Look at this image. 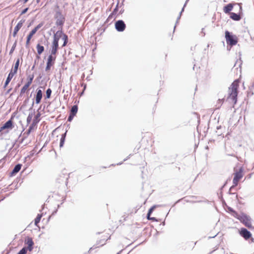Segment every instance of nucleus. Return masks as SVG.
I'll list each match as a JSON object with an SVG mask.
<instances>
[{
	"label": "nucleus",
	"instance_id": "obj_1",
	"mask_svg": "<svg viewBox=\"0 0 254 254\" xmlns=\"http://www.w3.org/2000/svg\"><path fill=\"white\" fill-rule=\"evenodd\" d=\"M238 87V81L237 80H235L232 83L231 86L229 88V95L227 97V100L229 101H231L234 104H235L237 101Z\"/></svg>",
	"mask_w": 254,
	"mask_h": 254
},
{
	"label": "nucleus",
	"instance_id": "obj_2",
	"mask_svg": "<svg viewBox=\"0 0 254 254\" xmlns=\"http://www.w3.org/2000/svg\"><path fill=\"white\" fill-rule=\"evenodd\" d=\"M54 18L56 20V25L59 26V28H63L65 21V18L61 10H56L55 11Z\"/></svg>",
	"mask_w": 254,
	"mask_h": 254
},
{
	"label": "nucleus",
	"instance_id": "obj_3",
	"mask_svg": "<svg viewBox=\"0 0 254 254\" xmlns=\"http://www.w3.org/2000/svg\"><path fill=\"white\" fill-rule=\"evenodd\" d=\"M225 36L227 43L231 46L236 45L238 43L237 36L228 31H225Z\"/></svg>",
	"mask_w": 254,
	"mask_h": 254
},
{
	"label": "nucleus",
	"instance_id": "obj_4",
	"mask_svg": "<svg viewBox=\"0 0 254 254\" xmlns=\"http://www.w3.org/2000/svg\"><path fill=\"white\" fill-rule=\"evenodd\" d=\"M251 220L252 219L250 216L242 212V216L239 218V221L249 229L252 228Z\"/></svg>",
	"mask_w": 254,
	"mask_h": 254
},
{
	"label": "nucleus",
	"instance_id": "obj_5",
	"mask_svg": "<svg viewBox=\"0 0 254 254\" xmlns=\"http://www.w3.org/2000/svg\"><path fill=\"white\" fill-rule=\"evenodd\" d=\"M41 114L39 112L36 114L34 117L33 123L30 126L28 129L24 132V134H26L27 135H29L30 134L32 130L34 129L35 126H36V125L39 122V118Z\"/></svg>",
	"mask_w": 254,
	"mask_h": 254
},
{
	"label": "nucleus",
	"instance_id": "obj_6",
	"mask_svg": "<svg viewBox=\"0 0 254 254\" xmlns=\"http://www.w3.org/2000/svg\"><path fill=\"white\" fill-rule=\"evenodd\" d=\"M43 23H40L37 25L33 29H32L27 37V40L26 42V47H28L31 39L33 36L36 33V32L43 26Z\"/></svg>",
	"mask_w": 254,
	"mask_h": 254
},
{
	"label": "nucleus",
	"instance_id": "obj_7",
	"mask_svg": "<svg viewBox=\"0 0 254 254\" xmlns=\"http://www.w3.org/2000/svg\"><path fill=\"white\" fill-rule=\"evenodd\" d=\"M243 168H240L239 170V171L234 173V177L233 180V184H235V186L238 185L239 181L243 177Z\"/></svg>",
	"mask_w": 254,
	"mask_h": 254
},
{
	"label": "nucleus",
	"instance_id": "obj_8",
	"mask_svg": "<svg viewBox=\"0 0 254 254\" xmlns=\"http://www.w3.org/2000/svg\"><path fill=\"white\" fill-rule=\"evenodd\" d=\"M115 26L118 32H123L126 27V25L123 20H119L115 22Z\"/></svg>",
	"mask_w": 254,
	"mask_h": 254
},
{
	"label": "nucleus",
	"instance_id": "obj_9",
	"mask_svg": "<svg viewBox=\"0 0 254 254\" xmlns=\"http://www.w3.org/2000/svg\"><path fill=\"white\" fill-rule=\"evenodd\" d=\"M239 233L246 240L249 239L252 236L251 232L245 228H241Z\"/></svg>",
	"mask_w": 254,
	"mask_h": 254
},
{
	"label": "nucleus",
	"instance_id": "obj_10",
	"mask_svg": "<svg viewBox=\"0 0 254 254\" xmlns=\"http://www.w3.org/2000/svg\"><path fill=\"white\" fill-rule=\"evenodd\" d=\"M55 60L56 57H54L52 55H50L48 56L47 65L45 68L46 71L49 70L51 69V66L54 64Z\"/></svg>",
	"mask_w": 254,
	"mask_h": 254
},
{
	"label": "nucleus",
	"instance_id": "obj_11",
	"mask_svg": "<svg viewBox=\"0 0 254 254\" xmlns=\"http://www.w3.org/2000/svg\"><path fill=\"white\" fill-rule=\"evenodd\" d=\"M13 127L12 119H10L6 122L0 128V132L5 129H12Z\"/></svg>",
	"mask_w": 254,
	"mask_h": 254
},
{
	"label": "nucleus",
	"instance_id": "obj_12",
	"mask_svg": "<svg viewBox=\"0 0 254 254\" xmlns=\"http://www.w3.org/2000/svg\"><path fill=\"white\" fill-rule=\"evenodd\" d=\"M59 30L56 32V33L54 35L53 41L55 42H59V41L60 38H61L64 35V32L63 31V28H59Z\"/></svg>",
	"mask_w": 254,
	"mask_h": 254
},
{
	"label": "nucleus",
	"instance_id": "obj_13",
	"mask_svg": "<svg viewBox=\"0 0 254 254\" xmlns=\"http://www.w3.org/2000/svg\"><path fill=\"white\" fill-rule=\"evenodd\" d=\"M26 244L27 245V247L26 248L29 251H32L33 249L34 242L31 238L28 237L25 241Z\"/></svg>",
	"mask_w": 254,
	"mask_h": 254
},
{
	"label": "nucleus",
	"instance_id": "obj_14",
	"mask_svg": "<svg viewBox=\"0 0 254 254\" xmlns=\"http://www.w3.org/2000/svg\"><path fill=\"white\" fill-rule=\"evenodd\" d=\"M43 93L42 91L40 89H37L36 90V94L35 96V103L38 104L41 102L42 98Z\"/></svg>",
	"mask_w": 254,
	"mask_h": 254
},
{
	"label": "nucleus",
	"instance_id": "obj_15",
	"mask_svg": "<svg viewBox=\"0 0 254 254\" xmlns=\"http://www.w3.org/2000/svg\"><path fill=\"white\" fill-rule=\"evenodd\" d=\"M58 48H59V42H55V41H53L52 42V49L51 50V55H53L56 54L57 51L58 50Z\"/></svg>",
	"mask_w": 254,
	"mask_h": 254
},
{
	"label": "nucleus",
	"instance_id": "obj_16",
	"mask_svg": "<svg viewBox=\"0 0 254 254\" xmlns=\"http://www.w3.org/2000/svg\"><path fill=\"white\" fill-rule=\"evenodd\" d=\"M14 75V74L12 73V69H11L10 72L9 73V74L6 78L5 83L3 85V88L4 89H5L6 87V86L8 85V84L10 82L11 79L12 78V77H13Z\"/></svg>",
	"mask_w": 254,
	"mask_h": 254
},
{
	"label": "nucleus",
	"instance_id": "obj_17",
	"mask_svg": "<svg viewBox=\"0 0 254 254\" xmlns=\"http://www.w3.org/2000/svg\"><path fill=\"white\" fill-rule=\"evenodd\" d=\"M21 167H22V165L21 164H16L14 166L12 171L10 172V176H13L15 175L16 174H17L20 170Z\"/></svg>",
	"mask_w": 254,
	"mask_h": 254
},
{
	"label": "nucleus",
	"instance_id": "obj_18",
	"mask_svg": "<svg viewBox=\"0 0 254 254\" xmlns=\"http://www.w3.org/2000/svg\"><path fill=\"white\" fill-rule=\"evenodd\" d=\"M233 7V5L232 3H229L226 5L223 8L224 12L225 13H230V12L232 10Z\"/></svg>",
	"mask_w": 254,
	"mask_h": 254
},
{
	"label": "nucleus",
	"instance_id": "obj_19",
	"mask_svg": "<svg viewBox=\"0 0 254 254\" xmlns=\"http://www.w3.org/2000/svg\"><path fill=\"white\" fill-rule=\"evenodd\" d=\"M230 18L235 21H239L241 18L240 14L234 12L230 13Z\"/></svg>",
	"mask_w": 254,
	"mask_h": 254
},
{
	"label": "nucleus",
	"instance_id": "obj_20",
	"mask_svg": "<svg viewBox=\"0 0 254 254\" xmlns=\"http://www.w3.org/2000/svg\"><path fill=\"white\" fill-rule=\"evenodd\" d=\"M20 60L19 59H17L16 61V62L14 64L13 68L12 69V73L14 74H16L17 72V70L19 65Z\"/></svg>",
	"mask_w": 254,
	"mask_h": 254
},
{
	"label": "nucleus",
	"instance_id": "obj_21",
	"mask_svg": "<svg viewBox=\"0 0 254 254\" xmlns=\"http://www.w3.org/2000/svg\"><path fill=\"white\" fill-rule=\"evenodd\" d=\"M25 20L22 19L16 25V26L14 27V30L16 31L17 32H18V31L20 30V29L23 26V23H24Z\"/></svg>",
	"mask_w": 254,
	"mask_h": 254
},
{
	"label": "nucleus",
	"instance_id": "obj_22",
	"mask_svg": "<svg viewBox=\"0 0 254 254\" xmlns=\"http://www.w3.org/2000/svg\"><path fill=\"white\" fill-rule=\"evenodd\" d=\"M67 131L62 135L60 139V147H62L64 143Z\"/></svg>",
	"mask_w": 254,
	"mask_h": 254
},
{
	"label": "nucleus",
	"instance_id": "obj_23",
	"mask_svg": "<svg viewBox=\"0 0 254 254\" xmlns=\"http://www.w3.org/2000/svg\"><path fill=\"white\" fill-rule=\"evenodd\" d=\"M36 48L37 50V53L39 55H41L44 51V46L41 45L39 44L37 45Z\"/></svg>",
	"mask_w": 254,
	"mask_h": 254
},
{
	"label": "nucleus",
	"instance_id": "obj_24",
	"mask_svg": "<svg viewBox=\"0 0 254 254\" xmlns=\"http://www.w3.org/2000/svg\"><path fill=\"white\" fill-rule=\"evenodd\" d=\"M77 111H78V106L77 105H73L72 106V107L70 110L69 113L75 116Z\"/></svg>",
	"mask_w": 254,
	"mask_h": 254
},
{
	"label": "nucleus",
	"instance_id": "obj_25",
	"mask_svg": "<svg viewBox=\"0 0 254 254\" xmlns=\"http://www.w3.org/2000/svg\"><path fill=\"white\" fill-rule=\"evenodd\" d=\"M62 39L64 41V43L62 46V47H64L66 45L68 42V36L64 33V35L62 36Z\"/></svg>",
	"mask_w": 254,
	"mask_h": 254
},
{
	"label": "nucleus",
	"instance_id": "obj_26",
	"mask_svg": "<svg viewBox=\"0 0 254 254\" xmlns=\"http://www.w3.org/2000/svg\"><path fill=\"white\" fill-rule=\"evenodd\" d=\"M42 216V214H38L36 218L34 220V223L36 226H37L38 223L40 222L41 217Z\"/></svg>",
	"mask_w": 254,
	"mask_h": 254
},
{
	"label": "nucleus",
	"instance_id": "obj_27",
	"mask_svg": "<svg viewBox=\"0 0 254 254\" xmlns=\"http://www.w3.org/2000/svg\"><path fill=\"white\" fill-rule=\"evenodd\" d=\"M33 113H29V114L28 115V116L27 118V120H26L27 124H29L31 123L32 118H33Z\"/></svg>",
	"mask_w": 254,
	"mask_h": 254
},
{
	"label": "nucleus",
	"instance_id": "obj_28",
	"mask_svg": "<svg viewBox=\"0 0 254 254\" xmlns=\"http://www.w3.org/2000/svg\"><path fill=\"white\" fill-rule=\"evenodd\" d=\"M51 94L52 90L50 88L47 89L46 92V98H50L51 97Z\"/></svg>",
	"mask_w": 254,
	"mask_h": 254
},
{
	"label": "nucleus",
	"instance_id": "obj_29",
	"mask_svg": "<svg viewBox=\"0 0 254 254\" xmlns=\"http://www.w3.org/2000/svg\"><path fill=\"white\" fill-rule=\"evenodd\" d=\"M27 250L26 247H23L17 254H26Z\"/></svg>",
	"mask_w": 254,
	"mask_h": 254
},
{
	"label": "nucleus",
	"instance_id": "obj_30",
	"mask_svg": "<svg viewBox=\"0 0 254 254\" xmlns=\"http://www.w3.org/2000/svg\"><path fill=\"white\" fill-rule=\"evenodd\" d=\"M16 44H17V41L16 40L15 41V42L14 43V44H13V45L10 50L9 55H11L13 53V52H14V51L15 50V49L16 48Z\"/></svg>",
	"mask_w": 254,
	"mask_h": 254
},
{
	"label": "nucleus",
	"instance_id": "obj_31",
	"mask_svg": "<svg viewBox=\"0 0 254 254\" xmlns=\"http://www.w3.org/2000/svg\"><path fill=\"white\" fill-rule=\"evenodd\" d=\"M232 215L234 217L236 218L237 219L239 220V218L242 216V213L241 214H238L236 211H234V212L232 213Z\"/></svg>",
	"mask_w": 254,
	"mask_h": 254
},
{
	"label": "nucleus",
	"instance_id": "obj_32",
	"mask_svg": "<svg viewBox=\"0 0 254 254\" xmlns=\"http://www.w3.org/2000/svg\"><path fill=\"white\" fill-rule=\"evenodd\" d=\"M114 14H113L112 13H111L109 16H108V18L106 20L107 22H110L112 19H114Z\"/></svg>",
	"mask_w": 254,
	"mask_h": 254
},
{
	"label": "nucleus",
	"instance_id": "obj_33",
	"mask_svg": "<svg viewBox=\"0 0 254 254\" xmlns=\"http://www.w3.org/2000/svg\"><path fill=\"white\" fill-rule=\"evenodd\" d=\"M157 206V205H154L150 208L147 212L148 213H149V215H151L152 213Z\"/></svg>",
	"mask_w": 254,
	"mask_h": 254
},
{
	"label": "nucleus",
	"instance_id": "obj_34",
	"mask_svg": "<svg viewBox=\"0 0 254 254\" xmlns=\"http://www.w3.org/2000/svg\"><path fill=\"white\" fill-rule=\"evenodd\" d=\"M27 89L28 87H26L25 85H24L20 90V95L21 96L22 94H23Z\"/></svg>",
	"mask_w": 254,
	"mask_h": 254
},
{
	"label": "nucleus",
	"instance_id": "obj_35",
	"mask_svg": "<svg viewBox=\"0 0 254 254\" xmlns=\"http://www.w3.org/2000/svg\"><path fill=\"white\" fill-rule=\"evenodd\" d=\"M223 101H224V99L218 100L217 104L216 105V106H217V109H219L221 106V105L223 102Z\"/></svg>",
	"mask_w": 254,
	"mask_h": 254
},
{
	"label": "nucleus",
	"instance_id": "obj_36",
	"mask_svg": "<svg viewBox=\"0 0 254 254\" xmlns=\"http://www.w3.org/2000/svg\"><path fill=\"white\" fill-rule=\"evenodd\" d=\"M33 78H34V75L33 74L29 75L28 76V77H27L28 81L32 83V81L33 80Z\"/></svg>",
	"mask_w": 254,
	"mask_h": 254
},
{
	"label": "nucleus",
	"instance_id": "obj_37",
	"mask_svg": "<svg viewBox=\"0 0 254 254\" xmlns=\"http://www.w3.org/2000/svg\"><path fill=\"white\" fill-rule=\"evenodd\" d=\"M74 116L75 115H73V114L69 113V115L67 118V121L71 122L73 120Z\"/></svg>",
	"mask_w": 254,
	"mask_h": 254
},
{
	"label": "nucleus",
	"instance_id": "obj_38",
	"mask_svg": "<svg viewBox=\"0 0 254 254\" xmlns=\"http://www.w3.org/2000/svg\"><path fill=\"white\" fill-rule=\"evenodd\" d=\"M118 5H119V3H117L116 7L114 9L113 11L112 12L114 15L116 14V13L118 10Z\"/></svg>",
	"mask_w": 254,
	"mask_h": 254
},
{
	"label": "nucleus",
	"instance_id": "obj_39",
	"mask_svg": "<svg viewBox=\"0 0 254 254\" xmlns=\"http://www.w3.org/2000/svg\"><path fill=\"white\" fill-rule=\"evenodd\" d=\"M189 0H187L185 2V3L184 4V6L182 8V10L181 11V12H180V14H179V16H181L182 15V12L184 11V8H185V7L186 6V4L187 3V2L189 1Z\"/></svg>",
	"mask_w": 254,
	"mask_h": 254
},
{
	"label": "nucleus",
	"instance_id": "obj_40",
	"mask_svg": "<svg viewBox=\"0 0 254 254\" xmlns=\"http://www.w3.org/2000/svg\"><path fill=\"white\" fill-rule=\"evenodd\" d=\"M236 186H235V184H233V185L232 186H231L229 189V194H234V193H232L231 192V191L232 190H233V189L236 187Z\"/></svg>",
	"mask_w": 254,
	"mask_h": 254
},
{
	"label": "nucleus",
	"instance_id": "obj_41",
	"mask_svg": "<svg viewBox=\"0 0 254 254\" xmlns=\"http://www.w3.org/2000/svg\"><path fill=\"white\" fill-rule=\"evenodd\" d=\"M28 135H27L26 134H24V133H23V137L22 138V139L20 141V143H22L23 141L25 140V138H26L28 137Z\"/></svg>",
	"mask_w": 254,
	"mask_h": 254
},
{
	"label": "nucleus",
	"instance_id": "obj_42",
	"mask_svg": "<svg viewBox=\"0 0 254 254\" xmlns=\"http://www.w3.org/2000/svg\"><path fill=\"white\" fill-rule=\"evenodd\" d=\"M28 9H29V8H28V7H26V8H25L23 9L22 10V11H21V12L20 15H22V14H25V13H26V12H27V11H28Z\"/></svg>",
	"mask_w": 254,
	"mask_h": 254
},
{
	"label": "nucleus",
	"instance_id": "obj_43",
	"mask_svg": "<svg viewBox=\"0 0 254 254\" xmlns=\"http://www.w3.org/2000/svg\"><path fill=\"white\" fill-rule=\"evenodd\" d=\"M181 16H179L178 17L177 19V21H176V25L175 26H174V31H175V28L176 27V25L177 24V23L179 22V21L180 20V19L181 18Z\"/></svg>",
	"mask_w": 254,
	"mask_h": 254
},
{
	"label": "nucleus",
	"instance_id": "obj_44",
	"mask_svg": "<svg viewBox=\"0 0 254 254\" xmlns=\"http://www.w3.org/2000/svg\"><path fill=\"white\" fill-rule=\"evenodd\" d=\"M149 220H152V221H155V222L158 221V220L155 217H151Z\"/></svg>",
	"mask_w": 254,
	"mask_h": 254
},
{
	"label": "nucleus",
	"instance_id": "obj_45",
	"mask_svg": "<svg viewBox=\"0 0 254 254\" xmlns=\"http://www.w3.org/2000/svg\"><path fill=\"white\" fill-rule=\"evenodd\" d=\"M228 209L229 211L230 212H231L232 213H233V212H234V211H235V210H234L232 208H231V207H229L228 208Z\"/></svg>",
	"mask_w": 254,
	"mask_h": 254
},
{
	"label": "nucleus",
	"instance_id": "obj_46",
	"mask_svg": "<svg viewBox=\"0 0 254 254\" xmlns=\"http://www.w3.org/2000/svg\"><path fill=\"white\" fill-rule=\"evenodd\" d=\"M31 83H31L29 81H27V83L24 85H25L26 87H27L28 88Z\"/></svg>",
	"mask_w": 254,
	"mask_h": 254
},
{
	"label": "nucleus",
	"instance_id": "obj_47",
	"mask_svg": "<svg viewBox=\"0 0 254 254\" xmlns=\"http://www.w3.org/2000/svg\"><path fill=\"white\" fill-rule=\"evenodd\" d=\"M17 32H17L16 31H15V30H14V31H13V33H12V35H13V37H15V36H16V34H17Z\"/></svg>",
	"mask_w": 254,
	"mask_h": 254
},
{
	"label": "nucleus",
	"instance_id": "obj_48",
	"mask_svg": "<svg viewBox=\"0 0 254 254\" xmlns=\"http://www.w3.org/2000/svg\"><path fill=\"white\" fill-rule=\"evenodd\" d=\"M151 215H149V213H147L146 218L148 220H150L151 217H150Z\"/></svg>",
	"mask_w": 254,
	"mask_h": 254
},
{
	"label": "nucleus",
	"instance_id": "obj_49",
	"mask_svg": "<svg viewBox=\"0 0 254 254\" xmlns=\"http://www.w3.org/2000/svg\"><path fill=\"white\" fill-rule=\"evenodd\" d=\"M57 211H58V208L52 212V215H54L57 212Z\"/></svg>",
	"mask_w": 254,
	"mask_h": 254
},
{
	"label": "nucleus",
	"instance_id": "obj_50",
	"mask_svg": "<svg viewBox=\"0 0 254 254\" xmlns=\"http://www.w3.org/2000/svg\"><path fill=\"white\" fill-rule=\"evenodd\" d=\"M11 90H12L11 88H10V89L7 90V91L5 93V94L6 95V94H8L11 91Z\"/></svg>",
	"mask_w": 254,
	"mask_h": 254
},
{
	"label": "nucleus",
	"instance_id": "obj_51",
	"mask_svg": "<svg viewBox=\"0 0 254 254\" xmlns=\"http://www.w3.org/2000/svg\"><path fill=\"white\" fill-rule=\"evenodd\" d=\"M101 241H102V240L100 241V242H98V243H97V245H99V244H100V246H103V245L105 244V243L104 242V243H103V244H101Z\"/></svg>",
	"mask_w": 254,
	"mask_h": 254
},
{
	"label": "nucleus",
	"instance_id": "obj_52",
	"mask_svg": "<svg viewBox=\"0 0 254 254\" xmlns=\"http://www.w3.org/2000/svg\"><path fill=\"white\" fill-rule=\"evenodd\" d=\"M36 64V61H35V63H34V64L33 65V66L32 67V70L34 69V67H35V64Z\"/></svg>",
	"mask_w": 254,
	"mask_h": 254
},
{
	"label": "nucleus",
	"instance_id": "obj_53",
	"mask_svg": "<svg viewBox=\"0 0 254 254\" xmlns=\"http://www.w3.org/2000/svg\"><path fill=\"white\" fill-rule=\"evenodd\" d=\"M34 101H33V103H32V106H31V108L29 109V110L32 109L33 105H34Z\"/></svg>",
	"mask_w": 254,
	"mask_h": 254
},
{
	"label": "nucleus",
	"instance_id": "obj_54",
	"mask_svg": "<svg viewBox=\"0 0 254 254\" xmlns=\"http://www.w3.org/2000/svg\"><path fill=\"white\" fill-rule=\"evenodd\" d=\"M203 30H204V29L202 28L201 30V33H203V36H204L205 35V33L204 32Z\"/></svg>",
	"mask_w": 254,
	"mask_h": 254
},
{
	"label": "nucleus",
	"instance_id": "obj_55",
	"mask_svg": "<svg viewBox=\"0 0 254 254\" xmlns=\"http://www.w3.org/2000/svg\"><path fill=\"white\" fill-rule=\"evenodd\" d=\"M239 8H240V10L242 11V6L241 5H239Z\"/></svg>",
	"mask_w": 254,
	"mask_h": 254
},
{
	"label": "nucleus",
	"instance_id": "obj_56",
	"mask_svg": "<svg viewBox=\"0 0 254 254\" xmlns=\"http://www.w3.org/2000/svg\"><path fill=\"white\" fill-rule=\"evenodd\" d=\"M122 163H123V162H120V163H118L117 165H120L122 164Z\"/></svg>",
	"mask_w": 254,
	"mask_h": 254
},
{
	"label": "nucleus",
	"instance_id": "obj_57",
	"mask_svg": "<svg viewBox=\"0 0 254 254\" xmlns=\"http://www.w3.org/2000/svg\"><path fill=\"white\" fill-rule=\"evenodd\" d=\"M41 0H36L37 3H39L40 2Z\"/></svg>",
	"mask_w": 254,
	"mask_h": 254
},
{
	"label": "nucleus",
	"instance_id": "obj_58",
	"mask_svg": "<svg viewBox=\"0 0 254 254\" xmlns=\"http://www.w3.org/2000/svg\"><path fill=\"white\" fill-rule=\"evenodd\" d=\"M130 155H129V156H130ZM129 156H128L127 158L125 159L124 160V161H126V160L127 159V158H129Z\"/></svg>",
	"mask_w": 254,
	"mask_h": 254
},
{
	"label": "nucleus",
	"instance_id": "obj_59",
	"mask_svg": "<svg viewBox=\"0 0 254 254\" xmlns=\"http://www.w3.org/2000/svg\"><path fill=\"white\" fill-rule=\"evenodd\" d=\"M227 183V181H226V182H225V183L223 185V186H224V187H225V186L226 185Z\"/></svg>",
	"mask_w": 254,
	"mask_h": 254
},
{
	"label": "nucleus",
	"instance_id": "obj_60",
	"mask_svg": "<svg viewBox=\"0 0 254 254\" xmlns=\"http://www.w3.org/2000/svg\"><path fill=\"white\" fill-rule=\"evenodd\" d=\"M227 183V181H226V182H225V183L223 185V186H224V187H225V186L226 185Z\"/></svg>",
	"mask_w": 254,
	"mask_h": 254
},
{
	"label": "nucleus",
	"instance_id": "obj_61",
	"mask_svg": "<svg viewBox=\"0 0 254 254\" xmlns=\"http://www.w3.org/2000/svg\"><path fill=\"white\" fill-rule=\"evenodd\" d=\"M123 11H124V10H121L120 13L122 14L123 12Z\"/></svg>",
	"mask_w": 254,
	"mask_h": 254
},
{
	"label": "nucleus",
	"instance_id": "obj_62",
	"mask_svg": "<svg viewBox=\"0 0 254 254\" xmlns=\"http://www.w3.org/2000/svg\"><path fill=\"white\" fill-rule=\"evenodd\" d=\"M224 188V187L223 186H222L221 188V190H222L223 188Z\"/></svg>",
	"mask_w": 254,
	"mask_h": 254
},
{
	"label": "nucleus",
	"instance_id": "obj_63",
	"mask_svg": "<svg viewBox=\"0 0 254 254\" xmlns=\"http://www.w3.org/2000/svg\"><path fill=\"white\" fill-rule=\"evenodd\" d=\"M28 101V98H27V99H26V100H25V101H24V102H27Z\"/></svg>",
	"mask_w": 254,
	"mask_h": 254
},
{
	"label": "nucleus",
	"instance_id": "obj_64",
	"mask_svg": "<svg viewBox=\"0 0 254 254\" xmlns=\"http://www.w3.org/2000/svg\"><path fill=\"white\" fill-rule=\"evenodd\" d=\"M122 251H120L119 252H118L117 254H120L121 253Z\"/></svg>",
	"mask_w": 254,
	"mask_h": 254
}]
</instances>
